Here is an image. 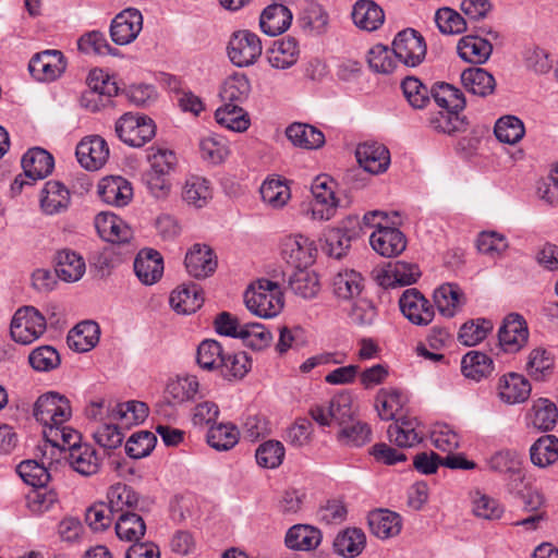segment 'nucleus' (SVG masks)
Listing matches in <instances>:
<instances>
[{
  "label": "nucleus",
  "instance_id": "nucleus-1",
  "mask_svg": "<svg viewBox=\"0 0 558 558\" xmlns=\"http://www.w3.org/2000/svg\"><path fill=\"white\" fill-rule=\"evenodd\" d=\"M246 307L264 318L276 316L283 307V295L277 282L259 279L245 292Z\"/></svg>",
  "mask_w": 558,
  "mask_h": 558
},
{
  "label": "nucleus",
  "instance_id": "nucleus-2",
  "mask_svg": "<svg viewBox=\"0 0 558 558\" xmlns=\"http://www.w3.org/2000/svg\"><path fill=\"white\" fill-rule=\"evenodd\" d=\"M114 131L124 144L142 147L156 135V124L146 114L126 112L117 120Z\"/></svg>",
  "mask_w": 558,
  "mask_h": 558
},
{
  "label": "nucleus",
  "instance_id": "nucleus-3",
  "mask_svg": "<svg viewBox=\"0 0 558 558\" xmlns=\"http://www.w3.org/2000/svg\"><path fill=\"white\" fill-rule=\"evenodd\" d=\"M46 318L34 306L19 308L11 320L10 333L15 342L28 344L46 331Z\"/></svg>",
  "mask_w": 558,
  "mask_h": 558
},
{
  "label": "nucleus",
  "instance_id": "nucleus-4",
  "mask_svg": "<svg viewBox=\"0 0 558 558\" xmlns=\"http://www.w3.org/2000/svg\"><path fill=\"white\" fill-rule=\"evenodd\" d=\"M263 46L260 38L247 29L234 32L228 44L230 61L239 66H250L262 56Z\"/></svg>",
  "mask_w": 558,
  "mask_h": 558
},
{
  "label": "nucleus",
  "instance_id": "nucleus-5",
  "mask_svg": "<svg viewBox=\"0 0 558 558\" xmlns=\"http://www.w3.org/2000/svg\"><path fill=\"white\" fill-rule=\"evenodd\" d=\"M395 58L405 66L415 68L426 56V44L423 36L413 28H407L397 34L392 41Z\"/></svg>",
  "mask_w": 558,
  "mask_h": 558
},
{
  "label": "nucleus",
  "instance_id": "nucleus-6",
  "mask_svg": "<svg viewBox=\"0 0 558 558\" xmlns=\"http://www.w3.org/2000/svg\"><path fill=\"white\" fill-rule=\"evenodd\" d=\"M310 414L322 426L335 423L339 428L354 417L352 397L349 392L336 395L327 405L312 407Z\"/></svg>",
  "mask_w": 558,
  "mask_h": 558
},
{
  "label": "nucleus",
  "instance_id": "nucleus-7",
  "mask_svg": "<svg viewBox=\"0 0 558 558\" xmlns=\"http://www.w3.org/2000/svg\"><path fill=\"white\" fill-rule=\"evenodd\" d=\"M335 182L328 175H318L312 183L311 190L314 201L307 213L314 220H329L333 217L338 201L333 192Z\"/></svg>",
  "mask_w": 558,
  "mask_h": 558
},
{
  "label": "nucleus",
  "instance_id": "nucleus-8",
  "mask_svg": "<svg viewBox=\"0 0 558 558\" xmlns=\"http://www.w3.org/2000/svg\"><path fill=\"white\" fill-rule=\"evenodd\" d=\"M317 254L315 242L302 234L288 235L281 241V256L296 270L308 268Z\"/></svg>",
  "mask_w": 558,
  "mask_h": 558
},
{
  "label": "nucleus",
  "instance_id": "nucleus-9",
  "mask_svg": "<svg viewBox=\"0 0 558 558\" xmlns=\"http://www.w3.org/2000/svg\"><path fill=\"white\" fill-rule=\"evenodd\" d=\"M399 306L403 316L416 326H427L435 317L433 304L415 288L402 293Z\"/></svg>",
  "mask_w": 558,
  "mask_h": 558
},
{
  "label": "nucleus",
  "instance_id": "nucleus-10",
  "mask_svg": "<svg viewBox=\"0 0 558 558\" xmlns=\"http://www.w3.org/2000/svg\"><path fill=\"white\" fill-rule=\"evenodd\" d=\"M34 416L43 425L63 424L71 416L69 400L57 392L43 395L35 402Z\"/></svg>",
  "mask_w": 558,
  "mask_h": 558
},
{
  "label": "nucleus",
  "instance_id": "nucleus-11",
  "mask_svg": "<svg viewBox=\"0 0 558 558\" xmlns=\"http://www.w3.org/2000/svg\"><path fill=\"white\" fill-rule=\"evenodd\" d=\"M66 69V60L60 50H45L36 53L29 61L28 70L38 81L51 82L61 76Z\"/></svg>",
  "mask_w": 558,
  "mask_h": 558
},
{
  "label": "nucleus",
  "instance_id": "nucleus-12",
  "mask_svg": "<svg viewBox=\"0 0 558 558\" xmlns=\"http://www.w3.org/2000/svg\"><path fill=\"white\" fill-rule=\"evenodd\" d=\"M295 0H276L260 13L259 26L263 33L277 36L284 33L291 25L293 14L290 5Z\"/></svg>",
  "mask_w": 558,
  "mask_h": 558
},
{
  "label": "nucleus",
  "instance_id": "nucleus-13",
  "mask_svg": "<svg viewBox=\"0 0 558 558\" xmlns=\"http://www.w3.org/2000/svg\"><path fill=\"white\" fill-rule=\"evenodd\" d=\"M75 154L82 167L89 171H96L107 162L109 147L101 136L92 135L78 143Z\"/></svg>",
  "mask_w": 558,
  "mask_h": 558
},
{
  "label": "nucleus",
  "instance_id": "nucleus-14",
  "mask_svg": "<svg viewBox=\"0 0 558 558\" xmlns=\"http://www.w3.org/2000/svg\"><path fill=\"white\" fill-rule=\"evenodd\" d=\"M63 459L70 468L82 476H92L99 472L102 459L97 450L88 444L71 445Z\"/></svg>",
  "mask_w": 558,
  "mask_h": 558
},
{
  "label": "nucleus",
  "instance_id": "nucleus-15",
  "mask_svg": "<svg viewBox=\"0 0 558 558\" xmlns=\"http://www.w3.org/2000/svg\"><path fill=\"white\" fill-rule=\"evenodd\" d=\"M143 27V16L136 9L120 12L111 22L110 36L117 45H128L138 36Z\"/></svg>",
  "mask_w": 558,
  "mask_h": 558
},
{
  "label": "nucleus",
  "instance_id": "nucleus-16",
  "mask_svg": "<svg viewBox=\"0 0 558 558\" xmlns=\"http://www.w3.org/2000/svg\"><path fill=\"white\" fill-rule=\"evenodd\" d=\"M529 330L525 320L519 314H509L498 331V339L505 352H518L527 341Z\"/></svg>",
  "mask_w": 558,
  "mask_h": 558
},
{
  "label": "nucleus",
  "instance_id": "nucleus-17",
  "mask_svg": "<svg viewBox=\"0 0 558 558\" xmlns=\"http://www.w3.org/2000/svg\"><path fill=\"white\" fill-rule=\"evenodd\" d=\"M369 243L374 251L384 257H395L407 247L404 234L397 228L388 226L379 227L369 236Z\"/></svg>",
  "mask_w": 558,
  "mask_h": 558
},
{
  "label": "nucleus",
  "instance_id": "nucleus-18",
  "mask_svg": "<svg viewBox=\"0 0 558 558\" xmlns=\"http://www.w3.org/2000/svg\"><path fill=\"white\" fill-rule=\"evenodd\" d=\"M355 156L359 165L372 174L385 172L390 165L388 148L379 143H363L356 148Z\"/></svg>",
  "mask_w": 558,
  "mask_h": 558
},
{
  "label": "nucleus",
  "instance_id": "nucleus-19",
  "mask_svg": "<svg viewBox=\"0 0 558 558\" xmlns=\"http://www.w3.org/2000/svg\"><path fill=\"white\" fill-rule=\"evenodd\" d=\"M184 264L187 272L197 279L210 276L217 268L214 251L205 244H194L186 253Z\"/></svg>",
  "mask_w": 558,
  "mask_h": 558
},
{
  "label": "nucleus",
  "instance_id": "nucleus-20",
  "mask_svg": "<svg viewBox=\"0 0 558 558\" xmlns=\"http://www.w3.org/2000/svg\"><path fill=\"white\" fill-rule=\"evenodd\" d=\"M95 227L98 234L107 242L124 244L133 239L131 228L113 214H98L95 219Z\"/></svg>",
  "mask_w": 558,
  "mask_h": 558
},
{
  "label": "nucleus",
  "instance_id": "nucleus-21",
  "mask_svg": "<svg viewBox=\"0 0 558 558\" xmlns=\"http://www.w3.org/2000/svg\"><path fill=\"white\" fill-rule=\"evenodd\" d=\"M420 423L415 417L401 416L387 429L388 439L400 448H411L423 440V434L417 430Z\"/></svg>",
  "mask_w": 558,
  "mask_h": 558
},
{
  "label": "nucleus",
  "instance_id": "nucleus-22",
  "mask_svg": "<svg viewBox=\"0 0 558 558\" xmlns=\"http://www.w3.org/2000/svg\"><path fill=\"white\" fill-rule=\"evenodd\" d=\"M98 194L105 203L122 207L131 201L133 189L122 177H107L98 183Z\"/></svg>",
  "mask_w": 558,
  "mask_h": 558
},
{
  "label": "nucleus",
  "instance_id": "nucleus-23",
  "mask_svg": "<svg viewBox=\"0 0 558 558\" xmlns=\"http://www.w3.org/2000/svg\"><path fill=\"white\" fill-rule=\"evenodd\" d=\"M134 271L144 284L158 281L163 272L160 253L151 248L141 251L134 260Z\"/></svg>",
  "mask_w": 558,
  "mask_h": 558
},
{
  "label": "nucleus",
  "instance_id": "nucleus-24",
  "mask_svg": "<svg viewBox=\"0 0 558 558\" xmlns=\"http://www.w3.org/2000/svg\"><path fill=\"white\" fill-rule=\"evenodd\" d=\"M53 157L45 149L35 147L29 149L22 158V167L27 178L37 181L52 172Z\"/></svg>",
  "mask_w": 558,
  "mask_h": 558
},
{
  "label": "nucleus",
  "instance_id": "nucleus-25",
  "mask_svg": "<svg viewBox=\"0 0 558 558\" xmlns=\"http://www.w3.org/2000/svg\"><path fill=\"white\" fill-rule=\"evenodd\" d=\"M300 56L298 40L287 36L274 43L268 51V61L275 69L286 70L294 65Z\"/></svg>",
  "mask_w": 558,
  "mask_h": 558
},
{
  "label": "nucleus",
  "instance_id": "nucleus-26",
  "mask_svg": "<svg viewBox=\"0 0 558 558\" xmlns=\"http://www.w3.org/2000/svg\"><path fill=\"white\" fill-rule=\"evenodd\" d=\"M354 24L364 31H376L385 20L383 9L372 0H359L352 11Z\"/></svg>",
  "mask_w": 558,
  "mask_h": 558
},
{
  "label": "nucleus",
  "instance_id": "nucleus-27",
  "mask_svg": "<svg viewBox=\"0 0 558 558\" xmlns=\"http://www.w3.org/2000/svg\"><path fill=\"white\" fill-rule=\"evenodd\" d=\"M457 48L461 59L474 64L484 63L493 51L492 44L477 35L462 37Z\"/></svg>",
  "mask_w": 558,
  "mask_h": 558
},
{
  "label": "nucleus",
  "instance_id": "nucleus-28",
  "mask_svg": "<svg viewBox=\"0 0 558 558\" xmlns=\"http://www.w3.org/2000/svg\"><path fill=\"white\" fill-rule=\"evenodd\" d=\"M284 542L290 549L308 551L320 544L322 533L312 525L296 524L288 530Z\"/></svg>",
  "mask_w": 558,
  "mask_h": 558
},
{
  "label": "nucleus",
  "instance_id": "nucleus-29",
  "mask_svg": "<svg viewBox=\"0 0 558 558\" xmlns=\"http://www.w3.org/2000/svg\"><path fill=\"white\" fill-rule=\"evenodd\" d=\"M85 262L81 255L71 250H61L56 255V272L66 282H75L85 274Z\"/></svg>",
  "mask_w": 558,
  "mask_h": 558
},
{
  "label": "nucleus",
  "instance_id": "nucleus-30",
  "mask_svg": "<svg viewBox=\"0 0 558 558\" xmlns=\"http://www.w3.org/2000/svg\"><path fill=\"white\" fill-rule=\"evenodd\" d=\"M530 393L531 385L529 380L521 375L511 373L500 379L499 397L508 404L524 402Z\"/></svg>",
  "mask_w": 558,
  "mask_h": 558
},
{
  "label": "nucleus",
  "instance_id": "nucleus-31",
  "mask_svg": "<svg viewBox=\"0 0 558 558\" xmlns=\"http://www.w3.org/2000/svg\"><path fill=\"white\" fill-rule=\"evenodd\" d=\"M368 524L372 533L383 539L398 535L402 526L398 513L383 509L369 513Z\"/></svg>",
  "mask_w": 558,
  "mask_h": 558
},
{
  "label": "nucleus",
  "instance_id": "nucleus-32",
  "mask_svg": "<svg viewBox=\"0 0 558 558\" xmlns=\"http://www.w3.org/2000/svg\"><path fill=\"white\" fill-rule=\"evenodd\" d=\"M461 81L464 88L476 96L486 97L494 93V76L482 68H470L462 72Z\"/></svg>",
  "mask_w": 558,
  "mask_h": 558
},
{
  "label": "nucleus",
  "instance_id": "nucleus-33",
  "mask_svg": "<svg viewBox=\"0 0 558 558\" xmlns=\"http://www.w3.org/2000/svg\"><path fill=\"white\" fill-rule=\"evenodd\" d=\"M99 340V327L96 323L77 324L68 335V345L76 352L92 350Z\"/></svg>",
  "mask_w": 558,
  "mask_h": 558
},
{
  "label": "nucleus",
  "instance_id": "nucleus-34",
  "mask_svg": "<svg viewBox=\"0 0 558 558\" xmlns=\"http://www.w3.org/2000/svg\"><path fill=\"white\" fill-rule=\"evenodd\" d=\"M462 110L441 109L429 118V125L439 133L454 134L468 129V120L460 112Z\"/></svg>",
  "mask_w": 558,
  "mask_h": 558
},
{
  "label": "nucleus",
  "instance_id": "nucleus-35",
  "mask_svg": "<svg viewBox=\"0 0 558 558\" xmlns=\"http://www.w3.org/2000/svg\"><path fill=\"white\" fill-rule=\"evenodd\" d=\"M372 429L355 416L338 428L337 440L343 446L362 447L371 441Z\"/></svg>",
  "mask_w": 558,
  "mask_h": 558
},
{
  "label": "nucleus",
  "instance_id": "nucleus-36",
  "mask_svg": "<svg viewBox=\"0 0 558 558\" xmlns=\"http://www.w3.org/2000/svg\"><path fill=\"white\" fill-rule=\"evenodd\" d=\"M171 307L179 314L195 313L204 303L202 291L195 286L184 287L171 292Z\"/></svg>",
  "mask_w": 558,
  "mask_h": 558
},
{
  "label": "nucleus",
  "instance_id": "nucleus-37",
  "mask_svg": "<svg viewBox=\"0 0 558 558\" xmlns=\"http://www.w3.org/2000/svg\"><path fill=\"white\" fill-rule=\"evenodd\" d=\"M107 499L108 506L114 514L134 511L140 500L136 492L131 486L122 483H117L109 488Z\"/></svg>",
  "mask_w": 558,
  "mask_h": 558
},
{
  "label": "nucleus",
  "instance_id": "nucleus-38",
  "mask_svg": "<svg viewBox=\"0 0 558 558\" xmlns=\"http://www.w3.org/2000/svg\"><path fill=\"white\" fill-rule=\"evenodd\" d=\"M286 134L293 145L307 149L319 148L325 143L323 132L310 124L293 123L287 128Z\"/></svg>",
  "mask_w": 558,
  "mask_h": 558
},
{
  "label": "nucleus",
  "instance_id": "nucleus-39",
  "mask_svg": "<svg viewBox=\"0 0 558 558\" xmlns=\"http://www.w3.org/2000/svg\"><path fill=\"white\" fill-rule=\"evenodd\" d=\"M114 527L120 539L134 543H137L146 532L143 518L134 511H125L119 514Z\"/></svg>",
  "mask_w": 558,
  "mask_h": 558
},
{
  "label": "nucleus",
  "instance_id": "nucleus-40",
  "mask_svg": "<svg viewBox=\"0 0 558 558\" xmlns=\"http://www.w3.org/2000/svg\"><path fill=\"white\" fill-rule=\"evenodd\" d=\"M366 537L362 530L352 527L340 532L333 541L337 554L353 558L359 556L365 547Z\"/></svg>",
  "mask_w": 558,
  "mask_h": 558
},
{
  "label": "nucleus",
  "instance_id": "nucleus-41",
  "mask_svg": "<svg viewBox=\"0 0 558 558\" xmlns=\"http://www.w3.org/2000/svg\"><path fill=\"white\" fill-rule=\"evenodd\" d=\"M70 203L69 191L57 181H49L45 184L40 198L41 209L48 214H57L68 207Z\"/></svg>",
  "mask_w": 558,
  "mask_h": 558
},
{
  "label": "nucleus",
  "instance_id": "nucleus-42",
  "mask_svg": "<svg viewBox=\"0 0 558 558\" xmlns=\"http://www.w3.org/2000/svg\"><path fill=\"white\" fill-rule=\"evenodd\" d=\"M251 83L248 77L242 73L230 75L223 82L220 90V98L225 104L242 105L250 96Z\"/></svg>",
  "mask_w": 558,
  "mask_h": 558
},
{
  "label": "nucleus",
  "instance_id": "nucleus-43",
  "mask_svg": "<svg viewBox=\"0 0 558 558\" xmlns=\"http://www.w3.org/2000/svg\"><path fill=\"white\" fill-rule=\"evenodd\" d=\"M434 302L441 315L452 317L463 303V293L456 284H442L435 290Z\"/></svg>",
  "mask_w": 558,
  "mask_h": 558
},
{
  "label": "nucleus",
  "instance_id": "nucleus-44",
  "mask_svg": "<svg viewBox=\"0 0 558 558\" xmlns=\"http://www.w3.org/2000/svg\"><path fill=\"white\" fill-rule=\"evenodd\" d=\"M109 418L124 422L125 425L138 424L148 415V407L141 401H128L108 407Z\"/></svg>",
  "mask_w": 558,
  "mask_h": 558
},
{
  "label": "nucleus",
  "instance_id": "nucleus-45",
  "mask_svg": "<svg viewBox=\"0 0 558 558\" xmlns=\"http://www.w3.org/2000/svg\"><path fill=\"white\" fill-rule=\"evenodd\" d=\"M215 118L220 125L235 132H243L247 130L250 125L247 114L240 104L223 102V105L216 110Z\"/></svg>",
  "mask_w": 558,
  "mask_h": 558
},
{
  "label": "nucleus",
  "instance_id": "nucleus-46",
  "mask_svg": "<svg viewBox=\"0 0 558 558\" xmlns=\"http://www.w3.org/2000/svg\"><path fill=\"white\" fill-rule=\"evenodd\" d=\"M182 198L196 208L204 207L211 198L209 181L197 175L190 177L182 187Z\"/></svg>",
  "mask_w": 558,
  "mask_h": 558
},
{
  "label": "nucleus",
  "instance_id": "nucleus-47",
  "mask_svg": "<svg viewBox=\"0 0 558 558\" xmlns=\"http://www.w3.org/2000/svg\"><path fill=\"white\" fill-rule=\"evenodd\" d=\"M531 424L543 432L551 430L558 420V409L548 399H538L534 402L530 412Z\"/></svg>",
  "mask_w": 558,
  "mask_h": 558
},
{
  "label": "nucleus",
  "instance_id": "nucleus-48",
  "mask_svg": "<svg viewBox=\"0 0 558 558\" xmlns=\"http://www.w3.org/2000/svg\"><path fill=\"white\" fill-rule=\"evenodd\" d=\"M333 293L343 300H351L363 290V278L355 270L338 272L332 279Z\"/></svg>",
  "mask_w": 558,
  "mask_h": 558
},
{
  "label": "nucleus",
  "instance_id": "nucleus-49",
  "mask_svg": "<svg viewBox=\"0 0 558 558\" xmlns=\"http://www.w3.org/2000/svg\"><path fill=\"white\" fill-rule=\"evenodd\" d=\"M225 351L217 340L206 339L197 348L196 362L202 369L219 372L225 356Z\"/></svg>",
  "mask_w": 558,
  "mask_h": 558
},
{
  "label": "nucleus",
  "instance_id": "nucleus-50",
  "mask_svg": "<svg viewBox=\"0 0 558 558\" xmlns=\"http://www.w3.org/2000/svg\"><path fill=\"white\" fill-rule=\"evenodd\" d=\"M289 289L303 299H312L320 289L318 276L307 268L295 270L289 279Z\"/></svg>",
  "mask_w": 558,
  "mask_h": 558
},
{
  "label": "nucleus",
  "instance_id": "nucleus-51",
  "mask_svg": "<svg viewBox=\"0 0 558 558\" xmlns=\"http://www.w3.org/2000/svg\"><path fill=\"white\" fill-rule=\"evenodd\" d=\"M490 470L519 480L523 478L522 456L514 450H501L496 452L488 461Z\"/></svg>",
  "mask_w": 558,
  "mask_h": 558
},
{
  "label": "nucleus",
  "instance_id": "nucleus-52",
  "mask_svg": "<svg viewBox=\"0 0 558 558\" xmlns=\"http://www.w3.org/2000/svg\"><path fill=\"white\" fill-rule=\"evenodd\" d=\"M533 464L545 468L558 460V438L546 435L538 438L530 450Z\"/></svg>",
  "mask_w": 558,
  "mask_h": 558
},
{
  "label": "nucleus",
  "instance_id": "nucleus-53",
  "mask_svg": "<svg viewBox=\"0 0 558 558\" xmlns=\"http://www.w3.org/2000/svg\"><path fill=\"white\" fill-rule=\"evenodd\" d=\"M356 232L347 227L332 228L326 233V253L336 259H341L351 247V241Z\"/></svg>",
  "mask_w": 558,
  "mask_h": 558
},
{
  "label": "nucleus",
  "instance_id": "nucleus-54",
  "mask_svg": "<svg viewBox=\"0 0 558 558\" xmlns=\"http://www.w3.org/2000/svg\"><path fill=\"white\" fill-rule=\"evenodd\" d=\"M239 435L234 425L220 423L209 427L207 442L217 451H228L238 444Z\"/></svg>",
  "mask_w": 558,
  "mask_h": 558
},
{
  "label": "nucleus",
  "instance_id": "nucleus-55",
  "mask_svg": "<svg viewBox=\"0 0 558 558\" xmlns=\"http://www.w3.org/2000/svg\"><path fill=\"white\" fill-rule=\"evenodd\" d=\"M462 373L465 377L481 380L493 372V360L485 353L471 351L461 362Z\"/></svg>",
  "mask_w": 558,
  "mask_h": 558
},
{
  "label": "nucleus",
  "instance_id": "nucleus-56",
  "mask_svg": "<svg viewBox=\"0 0 558 558\" xmlns=\"http://www.w3.org/2000/svg\"><path fill=\"white\" fill-rule=\"evenodd\" d=\"M404 398L397 389H380L375 398L378 415L384 421L393 420L402 409Z\"/></svg>",
  "mask_w": 558,
  "mask_h": 558
},
{
  "label": "nucleus",
  "instance_id": "nucleus-57",
  "mask_svg": "<svg viewBox=\"0 0 558 558\" xmlns=\"http://www.w3.org/2000/svg\"><path fill=\"white\" fill-rule=\"evenodd\" d=\"M219 374L228 380L243 378L252 367L250 356L243 352L225 353Z\"/></svg>",
  "mask_w": 558,
  "mask_h": 558
},
{
  "label": "nucleus",
  "instance_id": "nucleus-58",
  "mask_svg": "<svg viewBox=\"0 0 558 558\" xmlns=\"http://www.w3.org/2000/svg\"><path fill=\"white\" fill-rule=\"evenodd\" d=\"M494 133L499 142L513 145L522 140L525 128L519 118L505 116L497 120Z\"/></svg>",
  "mask_w": 558,
  "mask_h": 558
},
{
  "label": "nucleus",
  "instance_id": "nucleus-59",
  "mask_svg": "<svg viewBox=\"0 0 558 558\" xmlns=\"http://www.w3.org/2000/svg\"><path fill=\"white\" fill-rule=\"evenodd\" d=\"M198 386L199 384L195 376L177 377L169 380L166 393L174 403H183L195 397Z\"/></svg>",
  "mask_w": 558,
  "mask_h": 558
},
{
  "label": "nucleus",
  "instance_id": "nucleus-60",
  "mask_svg": "<svg viewBox=\"0 0 558 558\" xmlns=\"http://www.w3.org/2000/svg\"><path fill=\"white\" fill-rule=\"evenodd\" d=\"M260 196L263 201L272 208L283 207L291 197L290 189L287 183L280 179H267L260 186Z\"/></svg>",
  "mask_w": 558,
  "mask_h": 558
},
{
  "label": "nucleus",
  "instance_id": "nucleus-61",
  "mask_svg": "<svg viewBox=\"0 0 558 558\" xmlns=\"http://www.w3.org/2000/svg\"><path fill=\"white\" fill-rule=\"evenodd\" d=\"M432 96L441 109L463 110L465 107L462 92L447 83L437 84L432 89Z\"/></svg>",
  "mask_w": 558,
  "mask_h": 558
},
{
  "label": "nucleus",
  "instance_id": "nucleus-62",
  "mask_svg": "<svg viewBox=\"0 0 558 558\" xmlns=\"http://www.w3.org/2000/svg\"><path fill=\"white\" fill-rule=\"evenodd\" d=\"M367 62L374 72L381 74H390L397 68V59L392 49L390 50L387 46L380 44L369 49Z\"/></svg>",
  "mask_w": 558,
  "mask_h": 558
},
{
  "label": "nucleus",
  "instance_id": "nucleus-63",
  "mask_svg": "<svg viewBox=\"0 0 558 558\" xmlns=\"http://www.w3.org/2000/svg\"><path fill=\"white\" fill-rule=\"evenodd\" d=\"M17 473L22 480L34 487H44L50 481V473L45 462L38 463L35 460H26L17 465Z\"/></svg>",
  "mask_w": 558,
  "mask_h": 558
},
{
  "label": "nucleus",
  "instance_id": "nucleus-64",
  "mask_svg": "<svg viewBox=\"0 0 558 558\" xmlns=\"http://www.w3.org/2000/svg\"><path fill=\"white\" fill-rule=\"evenodd\" d=\"M492 329L493 323L490 320L484 318L471 320L461 326L458 339L462 344L473 347L484 340Z\"/></svg>",
  "mask_w": 558,
  "mask_h": 558
}]
</instances>
